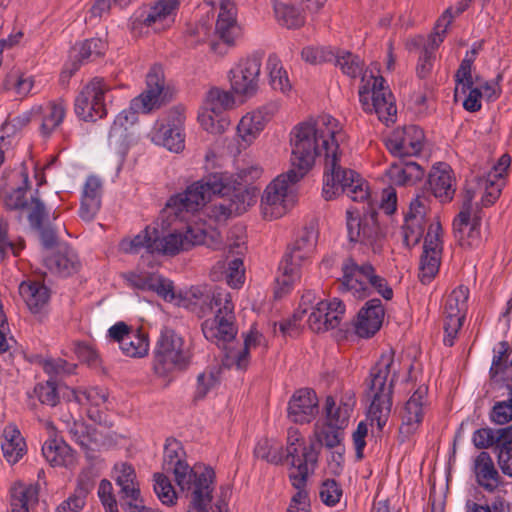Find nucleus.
<instances>
[{
    "label": "nucleus",
    "instance_id": "f257e3e1",
    "mask_svg": "<svg viewBox=\"0 0 512 512\" xmlns=\"http://www.w3.org/2000/svg\"><path fill=\"white\" fill-rule=\"evenodd\" d=\"M291 165L304 176L318 157H324L325 170L322 194L332 200L345 193L351 200L362 202L368 196V186L358 173L340 165V143L345 133L337 119L320 115L301 122L290 132Z\"/></svg>",
    "mask_w": 512,
    "mask_h": 512
},
{
    "label": "nucleus",
    "instance_id": "f03ea898",
    "mask_svg": "<svg viewBox=\"0 0 512 512\" xmlns=\"http://www.w3.org/2000/svg\"><path fill=\"white\" fill-rule=\"evenodd\" d=\"M262 169L258 165H247L239 170L237 176L228 172L210 174L199 181L192 183L182 193L169 199V207L175 209L177 216L185 219L183 212H197L209 201L212 195H223L229 205L240 215L256 203L253 189L247 183L258 179Z\"/></svg>",
    "mask_w": 512,
    "mask_h": 512
},
{
    "label": "nucleus",
    "instance_id": "7ed1b4c3",
    "mask_svg": "<svg viewBox=\"0 0 512 512\" xmlns=\"http://www.w3.org/2000/svg\"><path fill=\"white\" fill-rule=\"evenodd\" d=\"M399 366L394 352L388 350L381 354L376 364L370 369L367 385L371 403L367 416L372 423L376 422L379 430L386 425L391 413L394 382Z\"/></svg>",
    "mask_w": 512,
    "mask_h": 512
},
{
    "label": "nucleus",
    "instance_id": "20e7f679",
    "mask_svg": "<svg viewBox=\"0 0 512 512\" xmlns=\"http://www.w3.org/2000/svg\"><path fill=\"white\" fill-rule=\"evenodd\" d=\"M202 316L213 313L212 318L202 323L204 337L218 346L232 341L237 335L232 295L221 288L211 294L201 295L198 300Z\"/></svg>",
    "mask_w": 512,
    "mask_h": 512
},
{
    "label": "nucleus",
    "instance_id": "39448f33",
    "mask_svg": "<svg viewBox=\"0 0 512 512\" xmlns=\"http://www.w3.org/2000/svg\"><path fill=\"white\" fill-rule=\"evenodd\" d=\"M146 84L145 91L132 99L129 108L122 110L116 116L109 133L111 143L114 138L126 139V132L137 121L139 113H149L161 106L164 89V75L161 67L154 66L150 69L146 76Z\"/></svg>",
    "mask_w": 512,
    "mask_h": 512
},
{
    "label": "nucleus",
    "instance_id": "423d86ee",
    "mask_svg": "<svg viewBox=\"0 0 512 512\" xmlns=\"http://www.w3.org/2000/svg\"><path fill=\"white\" fill-rule=\"evenodd\" d=\"M342 277L339 279V290L356 299H365L377 293L385 300L393 298V290L387 280L378 275L369 262L358 263L355 259L346 258L341 266Z\"/></svg>",
    "mask_w": 512,
    "mask_h": 512
},
{
    "label": "nucleus",
    "instance_id": "0eeeda50",
    "mask_svg": "<svg viewBox=\"0 0 512 512\" xmlns=\"http://www.w3.org/2000/svg\"><path fill=\"white\" fill-rule=\"evenodd\" d=\"M317 243V233L314 228H304L284 255L279 264V274L276 277L275 296L282 297L290 291L300 278L301 267L310 259Z\"/></svg>",
    "mask_w": 512,
    "mask_h": 512
},
{
    "label": "nucleus",
    "instance_id": "6e6552de",
    "mask_svg": "<svg viewBox=\"0 0 512 512\" xmlns=\"http://www.w3.org/2000/svg\"><path fill=\"white\" fill-rule=\"evenodd\" d=\"M192 357L190 343L180 334L170 328L161 330L153 357V369L158 376L164 377L174 371L186 369Z\"/></svg>",
    "mask_w": 512,
    "mask_h": 512
},
{
    "label": "nucleus",
    "instance_id": "1a4fd4ad",
    "mask_svg": "<svg viewBox=\"0 0 512 512\" xmlns=\"http://www.w3.org/2000/svg\"><path fill=\"white\" fill-rule=\"evenodd\" d=\"M359 88V101L366 113H374L387 126L394 123L397 115L395 98L382 76L364 74Z\"/></svg>",
    "mask_w": 512,
    "mask_h": 512
},
{
    "label": "nucleus",
    "instance_id": "9d476101",
    "mask_svg": "<svg viewBox=\"0 0 512 512\" xmlns=\"http://www.w3.org/2000/svg\"><path fill=\"white\" fill-rule=\"evenodd\" d=\"M346 226L349 241L358 244L359 249L365 253H381L384 234L380 229L375 211L361 215L354 209H348L346 211Z\"/></svg>",
    "mask_w": 512,
    "mask_h": 512
},
{
    "label": "nucleus",
    "instance_id": "9b49d317",
    "mask_svg": "<svg viewBox=\"0 0 512 512\" xmlns=\"http://www.w3.org/2000/svg\"><path fill=\"white\" fill-rule=\"evenodd\" d=\"M17 176L21 183L3 193V205L10 211H26L31 227L41 229L47 217L45 205L39 198L38 190L30 194V197L27 196L31 189L27 172L22 171Z\"/></svg>",
    "mask_w": 512,
    "mask_h": 512
},
{
    "label": "nucleus",
    "instance_id": "f8f14e48",
    "mask_svg": "<svg viewBox=\"0 0 512 512\" xmlns=\"http://www.w3.org/2000/svg\"><path fill=\"white\" fill-rule=\"evenodd\" d=\"M302 178L301 173L290 169L266 187L261 200L262 213L266 219H277L286 214L294 202L293 185Z\"/></svg>",
    "mask_w": 512,
    "mask_h": 512
},
{
    "label": "nucleus",
    "instance_id": "ddd939ff",
    "mask_svg": "<svg viewBox=\"0 0 512 512\" xmlns=\"http://www.w3.org/2000/svg\"><path fill=\"white\" fill-rule=\"evenodd\" d=\"M110 84L101 77L89 81L78 93L74 101L75 114L83 121H97L107 115L106 94Z\"/></svg>",
    "mask_w": 512,
    "mask_h": 512
},
{
    "label": "nucleus",
    "instance_id": "4468645a",
    "mask_svg": "<svg viewBox=\"0 0 512 512\" xmlns=\"http://www.w3.org/2000/svg\"><path fill=\"white\" fill-rule=\"evenodd\" d=\"M184 451L179 441L167 439L163 453V469L172 472L179 488H187L191 483L198 481L202 475L215 476L210 467L195 466L193 468L183 459Z\"/></svg>",
    "mask_w": 512,
    "mask_h": 512
},
{
    "label": "nucleus",
    "instance_id": "2eb2a0df",
    "mask_svg": "<svg viewBox=\"0 0 512 512\" xmlns=\"http://www.w3.org/2000/svg\"><path fill=\"white\" fill-rule=\"evenodd\" d=\"M474 192L467 189L462 207L453 221V230L462 247L475 248L481 243L482 211L478 204H473Z\"/></svg>",
    "mask_w": 512,
    "mask_h": 512
},
{
    "label": "nucleus",
    "instance_id": "dca6fc26",
    "mask_svg": "<svg viewBox=\"0 0 512 512\" xmlns=\"http://www.w3.org/2000/svg\"><path fill=\"white\" fill-rule=\"evenodd\" d=\"M185 110L183 107L172 108L166 119L155 122L149 133L153 143L167 148L171 152L179 153L185 147L184 122Z\"/></svg>",
    "mask_w": 512,
    "mask_h": 512
},
{
    "label": "nucleus",
    "instance_id": "f3484780",
    "mask_svg": "<svg viewBox=\"0 0 512 512\" xmlns=\"http://www.w3.org/2000/svg\"><path fill=\"white\" fill-rule=\"evenodd\" d=\"M167 212L169 215H174L175 219H179L186 223L185 232L175 231L163 238L154 237L155 239V252L162 253L165 255H175L181 250H187L193 245L202 244L205 240V231L201 228L194 227L189 223L190 217L194 216V213L183 212L185 219L177 216L175 209L169 207V201L166 205Z\"/></svg>",
    "mask_w": 512,
    "mask_h": 512
},
{
    "label": "nucleus",
    "instance_id": "a211bd4d",
    "mask_svg": "<svg viewBox=\"0 0 512 512\" xmlns=\"http://www.w3.org/2000/svg\"><path fill=\"white\" fill-rule=\"evenodd\" d=\"M263 52L254 51L242 57L230 69L229 79L231 88L239 95L251 96L259 88V78L262 66Z\"/></svg>",
    "mask_w": 512,
    "mask_h": 512
},
{
    "label": "nucleus",
    "instance_id": "6ab92c4d",
    "mask_svg": "<svg viewBox=\"0 0 512 512\" xmlns=\"http://www.w3.org/2000/svg\"><path fill=\"white\" fill-rule=\"evenodd\" d=\"M427 393L428 387L420 385L402 407L399 427L401 442L409 440L419 430L428 405Z\"/></svg>",
    "mask_w": 512,
    "mask_h": 512
},
{
    "label": "nucleus",
    "instance_id": "aec40b11",
    "mask_svg": "<svg viewBox=\"0 0 512 512\" xmlns=\"http://www.w3.org/2000/svg\"><path fill=\"white\" fill-rule=\"evenodd\" d=\"M469 290L461 285L448 296L445 304L444 339L446 346H453L458 331L463 325Z\"/></svg>",
    "mask_w": 512,
    "mask_h": 512
},
{
    "label": "nucleus",
    "instance_id": "412c9836",
    "mask_svg": "<svg viewBox=\"0 0 512 512\" xmlns=\"http://www.w3.org/2000/svg\"><path fill=\"white\" fill-rule=\"evenodd\" d=\"M476 53L475 49L467 51L455 73L456 93L459 89L463 94L467 93L463 107L469 112H477L482 107V91L478 87H473L472 66Z\"/></svg>",
    "mask_w": 512,
    "mask_h": 512
},
{
    "label": "nucleus",
    "instance_id": "4be33fe9",
    "mask_svg": "<svg viewBox=\"0 0 512 512\" xmlns=\"http://www.w3.org/2000/svg\"><path fill=\"white\" fill-rule=\"evenodd\" d=\"M243 335V346L231 349L226 353V364L240 371H245L248 368L251 351H257L259 355H263L268 348V340L257 325L253 324Z\"/></svg>",
    "mask_w": 512,
    "mask_h": 512
},
{
    "label": "nucleus",
    "instance_id": "5701e85b",
    "mask_svg": "<svg viewBox=\"0 0 512 512\" xmlns=\"http://www.w3.org/2000/svg\"><path fill=\"white\" fill-rule=\"evenodd\" d=\"M344 314L345 305L341 300H321L312 308L307 323L313 332L321 333L336 328Z\"/></svg>",
    "mask_w": 512,
    "mask_h": 512
},
{
    "label": "nucleus",
    "instance_id": "b1692460",
    "mask_svg": "<svg viewBox=\"0 0 512 512\" xmlns=\"http://www.w3.org/2000/svg\"><path fill=\"white\" fill-rule=\"evenodd\" d=\"M423 130L415 125L405 126L396 130L386 140V147L389 152L398 158L418 155L423 147Z\"/></svg>",
    "mask_w": 512,
    "mask_h": 512
},
{
    "label": "nucleus",
    "instance_id": "393cba45",
    "mask_svg": "<svg viewBox=\"0 0 512 512\" xmlns=\"http://www.w3.org/2000/svg\"><path fill=\"white\" fill-rule=\"evenodd\" d=\"M286 463L289 469L316 467L319 452L314 443L307 444L297 429L288 430Z\"/></svg>",
    "mask_w": 512,
    "mask_h": 512
},
{
    "label": "nucleus",
    "instance_id": "a878e982",
    "mask_svg": "<svg viewBox=\"0 0 512 512\" xmlns=\"http://www.w3.org/2000/svg\"><path fill=\"white\" fill-rule=\"evenodd\" d=\"M67 109L68 104L61 98L32 106V113L35 114V121L39 123L41 136L48 138L60 127Z\"/></svg>",
    "mask_w": 512,
    "mask_h": 512
},
{
    "label": "nucleus",
    "instance_id": "bb28decb",
    "mask_svg": "<svg viewBox=\"0 0 512 512\" xmlns=\"http://www.w3.org/2000/svg\"><path fill=\"white\" fill-rule=\"evenodd\" d=\"M428 186L440 202H450L456 192L455 178L451 167L446 163L434 165L428 175Z\"/></svg>",
    "mask_w": 512,
    "mask_h": 512
},
{
    "label": "nucleus",
    "instance_id": "cd10ccee",
    "mask_svg": "<svg viewBox=\"0 0 512 512\" xmlns=\"http://www.w3.org/2000/svg\"><path fill=\"white\" fill-rule=\"evenodd\" d=\"M237 10L233 3L222 2L215 25V33L228 47H234L242 37V28L238 24Z\"/></svg>",
    "mask_w": 512,
    "mask_h": 512
},
{
    "label": "nucleus",
    "instance_id": "c85d7f7f",
    "mask_svg": "<svg viewBox=\"0 0 512 512\" xmlns=\"http://www.w3.org/2000/svg\"><path fill=\"white\" fill-rule=\"evenodd\" d=\"M44 265L53 274L70 276L80 269L81 263L75 250L66 244H60L44 258Z\"/></svg>",
    "mask_w": 512,
    "mask_h": 512
},
{
    "label": "nucleus",
    "instance_id": "c756f323",
    "mask_svg": "<svg viewBox=\"0 0 512 512\" xmlns=\"http://www.w3.org/2000/svg\"><path fill=\"white\" fill-rule=\"evenodd\" d=\"M384 318V308L381 300H368L359 310L355 321V331L360 337H371L381 327Z\"/></svg>",
    "mask_w": 512,
    "mask_h": 512
},
{
    "label": "nucleus",
    "instance_id": "7c9ffc66",
    "mask_svg": "<svg viewBox=\"0 0 512 512\" xmlns=\"http://www.w3.org/2000/svg\"><path fill=\"white\" fill-rule=\"evenodd\" d=\"M214 478L209 476L191 483L187 488H180L181 492L189 499L187 512H210L209 505L213 499Z\"/></svg>",
    "mask_w": 512,
    "mask_h": 512
},
{
    "label": "nucleus",
    "instance_id": "2f4dec72",
    "mask_svg": "<svg viewBox=\"0 0 512 512\" xmlns=\"http://www.w3.org/2000/svg\"><path fill=\"white\" fill-rule=\"evenodd\" d=\"M127 280L140 290L156 292L165 301L172 302L176 299L173 282L157 273H131Z\"/></svg>",
    "mask_w": 512,
    "mask_h": 512
},
{
    "label": "nucleus",
    "instance_id": "473e14b6",
    "mask_svg": "<svg viewBox=\"0 0 512 512\" xmlns=\"http://www.w3.org/2000/svg\"><path fill=\"white\" fill-rule=\"evenodd\" d=\"M103 182L95 175H89L83 186L79 216L82 220L92 221L101 207Z\"/></svg>",
    "mask_w": 512,
    "mask_h": 512
},
{
    "label": "nucleus",
    "instance_id": "72a5a7b5",
    "mask_svg": "<svg viewBox=\"0 0 512 512\" xmlns=\"http://www.w3.org/2000/svg\"><path fill=\"white\" fill-rule=\"evenodd\" d=\"M317 409L315 393L310 389L296 391L288 404V417L295 423H308Z\"/></svg>",
    "mask_w": 512,
    "mask_h": 512
},
{
    "label": "nucleus",
    "instance_id": "f704fd0d",
    "mask_svg": "<svg viewBox=\"0 0 512 512\" xmlns=\"http://www.w3.org/2000/svg\"><path fill=\"white\" fill-rule=\"evenodd\" d=\"M386 176L393 185L411 186L422 180L424 169L414 161L399 158L390 164Z\"/></svg>",
    "mask_w": 512,
    "mask_h": 512
},
{
    "label": "nucleus",
    "instance_id": "c9c22d12",
    "mask_svg": "<svg viewBox=\"0 0 512 512\" xmlns=\"http://www.w3.org/2000/svg\"><path fill=\"white\" fill-rule=\"evenodd\" d=\"M114 479L119 487L120 499L128 506L136 503L140 497V489L134 468L127 463H117L114 466Z\"/></svg>",
    "mask_w": 512,
    "mask_h": 512
},
{
    "label": "nucleus",
    "instance_id": "e433bc0d",
    "mask_svg": "<svg viewBox=\"0 0 512 512\" xmlns=\"http://www.w3.org/2000/svg\"><path fill=\"white\" fill-rule=\"evenodd\" d=\"M316 467H302L289 469V479L292 486L297 490L291 499L287 512H309V496L306 490L307 480L310 474L314 473Z\"/></svg>",
    "mask_w": 512,
    "mask_h": 512
},
{
    "label": "nucleus",
    "instance_id": "4c0bfd02",
    "mask_svg": "<svg viewBox=\"0 0 512 512\" xmlns=\"http://www.w3.org/2000/svg\"><path fill=\"white\" fill-rule=\"evenodd\" d=\"M473 471L477 484L493 493L501 484V477L488 452H480L474 459Z\"/></svg>",
    "mask_w": 512,
    "mask_h": 512
},
{
    "label": "nucleus",
    "instance_id": "58836bf2",
    "mask_svg": "<svg viewBox=\"0 0 512 512\" xmlns=\"http://www.w3.org/2000/svg\"><path fill=\"white\" fill-rule=\"evenodd\" d=\"M270 118L271 115L266 107L246 113L237 126L239 137L246 144H251L264 130Z\"/></svg>",
    "mask_w": 512,
    "mask_h": 512
},
{
    "label": "nucleus",
    "instance_id": "ea45409f",
    "mask_svg": "<svg viewBox=\"0 0 512 512\" xmlns=\"http://www.w3.org/2000/svg\"><path fill=\"white\" fill-rule=\"evenodd\" d=\"M107 393L104 389L99 387H92L89 389H70L69 395L67 399L74 400L80 405L90 406L88 409V416L94 421H100L101 415L99 410H95L94 408H99L103 406L107 401Z\"/></svg>",
    "mask_w": 512,
    "mask_h": 512
},
{
    "label": "nucleus",
    "instance_id": "a19ab883",
    "mask_svg": "<svg viewBox=\"0 0 512 512\" xmlns=\"http://www.w3.org/2000/svg\"><path fill=\"white\" fill-rule=\"evenodd\" d=\"M354 406L355 398L353 395H347L345 398H342L338 405L332 397H327L325 403V422L344 430L348 426Z\"/></svg>",
    "mask_w": 512,
    "mask_h": 512
},
{
    "label": "nucleus",
    "instance_id": "79ce46f5",
    "mask_svg": "<svg viewBox=\"0 0 512 512\" xmlns=\"http://www.w3.org/2000/svg\"><path fill=\"white\" fill-rule=\"evenodd\" d=\"M42 455L53 467H68L74 462V455L70 446L56 437H49L44 442Z\"/></svg>",
    "mask_w": 512,
    "mask_h": 512
},
{
    "label": "nucleus",
    "instance_id": "37998d69",
    "mask_svg": "<svg viewBox=\"0 0 512 512\" xmlns=\"http://www.w3.org/2000/svg\"><path fill=\"white\" fill-rule=\"evenodd\" d=\"M19 294L33 314L40 313L49 300L48 288L37 281H23L19 285Z\"/></svg>",
    "mask_w": 512,
    "mask_h": 512
},
{
    "label": "nucleus",
    "instance_id": "c03bdc74",
    "mask_svg": "<svg viewBox=\"0 0 512 512\" xmlns=\"http://www.w3.org/2000/svg\"><path fill=\"white\" fill-rule=\"evenodd\" d=\"M38 488L33 484L15 483L10 488L11 512H29L38 502Z\"/></svg>",
    "mask_w": 512,
    "mask_h": 512
},
{
    "label": "nucleus",
    "instance_id": "a18cd8bd",
    "mask_svg": "<svg viewBox=\"0 0 512 512\" xmlns=\"http://www.w3.org/2000/svg\"><path fill=\"white\" fill-rule=\"evenodd\" d=\"M178 6V0H160L155 6L150 8L147 16L144 18V23L155 30H162L174 21Z\"/></svg>",
    "mask_w": 512,
    "mask_h": 512
},
{
    "label": "nucleus",
    "instance_id": "49530a36",
    "mask_svg": "<svg viewBox=\"0 0 512 512\" xmlns=\"http://www.w3.org/2000/svg\"><path fill=\"white\" fill-rule=\"evenodd\" d=\"M265 70L268 74L269 85L273 90L283 94H288L291 91L292 85L288 72L276 54L273 53L268 56Z\"/></svg>",
    "mask_w": 512,
    "mask_h": 512
},
{
    "label": "nucleus",
    "instance_id": "de8ad7c7",
    "mask_svg": "<svg viewBox=\"0 0 512 512\" xmlns=\"http://www.w3.org/2000/svg\"><path fill=\"white\" fill-rule=\"evenodd\" d=\"M244 241H237L229 245V254L236 255L235 258L229 261L226 271L227 283L232 288H240L244 283V267L243 260L240 257L245 251Z\"/></svg>",
    "mask_w": 512,
    "mask_h": 512
},
{
    "label": "nucleus",
    "instance_id": "09e8293b",
    "mask_svg": "<svg viewBox=\"0 0 512 512\" xmlns=\"http://www.w3.org/2000/svg\"><path fill=\"white\" fill-rule=\"evenodd\" d=\"M505 438H512V424L499 429L489 427L477 429L473 433L472 442L479 449H486L494 445L498 448Z\"/></svg>",
    "mask_w": 512,
    "mask_h": 512
},
{
    "label": "nucleus",
    "instance_id": "8fccbe9b",
    "mask_svg": "<svg viewBox=\"0 0 512 512\" xmlns=\"http://www.w3.org/2000/svg\"><path fill=\"white\" fill-rule=\"evenodd\" d=\"M4 441L1 444L3 456L10 464L17 463L26 452V443L16 428H8L4 432Z\"/></svg>",
    "mask_w": 512,
    "mask_h": 512
},
{
    "label": "nucleus",
    "instance_id": "3c124183",
    "mask_svg": "<svg viewBox=\"0 0 512 512\" xmlns=\"http://www.w3.org/2000/svg\"><path fill=\"white\" fill-rule=\"evenodd\" d=\"M155 239L149 228H145L132 238H124L119 243V249L126 254L155 253Z\"/></svg>",
    "mask_w": 512,
    "mask_h": 512
},
{
    "label": "nucleus",
    "instance_id": "603ef678",
    "mask_svg": "<svg viewBox=\"0 0 512 512\" xmlns=\"http://www.w3.org/2000/svg\"><path fill=\"white\" fill-rule=\"evenodd\" d=\"M125 356L142 358L148 354L149 339L146 333L140 329H133L124 341L119 345Z\"/></svg>",
    "mask_w": 512,
    "mask_h": 512
},
{
    "label": "nucleus",
    "instance_id": "864d4df0",
    "mask_svg": "<svg viewBox=\"0 0 512 512\" xmlns=\"http://www.w3.org/2000/svg\"><path fill=\"white\" fill-rule=\"evenodd\" d=\"M272 1L275 17L281 26L288 29H296L304 25L305 17L298 7L278 0Z\"/></svg>",
    "mask_w": 512,
    "mask_h": 512
},
{
    "label": "nucleus",
    "instance_id": "5fc2aeb1",
    "mask_svg": "<svg viewBox=\"0 0 512 512\" xmlns=\"http://www.w3.org/2000/svg\"><path fill=\"white\" fill-rule=\"evenodd\" d=\"M233 95L219 88H211L206 96L205 106L212 111L216 117H219L227 109L234 105Z\"/></svg>",
    "mask_w": 512,
    "mask_h": 512
},
{
    "label": "nucleus",
    "instance_id": "6e6d98bb",
    "mask_svg": "<svg viewBox=\"0 0 512 512\" xmlns=\"http://www.w3.org/2000/svg\"><path fill=\"white\" fill-rule=\"evenodd\" d=\"M497 175L498 173L487 174L486 177L479 180V186L485 190L481 198V204L484 207L494 204L501 194L505 180L501 178L496 179Z\"/></svg>",
    "mask_w": 512,
    "mask_h": 512
},
{
    "label": "nucleus",
    "instance_id": "4d7b16f0",
    "mask_svg": "<svg viewBox=\"0 0 512 512\" xmlns=\"http://www.w3.org/2000/svg\"><path fill=\"white\" fill-rule=\"evenodd\" d=\"M64 386L57 384L56 380L48 379L36 385L34 392L38 400L47 406L55 407L60 402V391ZM65 389L69 390L65 386Z\"/></svg>",
    "mask_w": 512,
    "mask_h": 512
},
{
    "label": "nucleus",
    "instance_id": "13d9d810",
    "mask_svg": "<svg viewBox=\"0 0 512 512\" xmlns=\"http://www.w3.org/2000/svg\"><path fill=\"white\" fill-rule=\"evenodd\" d=\"M336 66H338L343 74L350 78H356L360 75L367 74V71L363 73V61L356 55L350 52H342L339 55H334Z\"/></svg>",
    "mask_w": 512,
    "mask_h": 512
},
{
    "label": "nucleus",
    "instance_id": "bf43d9fd",
    "mask_svg": "<svg viewBox=\"0 0 512 512\" xmlns=\"http://www.w3.org/2000/svg\"><path fill=\"white\" fill-rule=\"evenodd\" d=\"M316 436L319 443L329 449L343 445V429L329 425L327 422H324L321 426H317Z\"/></svg>",
    "mask_w": 512,
    "mask_h": 512
},
{
    "label": "nucleus",
    "instance_id": "052dcab7",
    "mask_svg": "<svg viewBox=\"0 0 512 512\" xmlns=\"http://www.w3.org/2000/svg\"><path fill=\"white\" fill-rule=\"evenodd\" d=\"M425 221L414 220L405 217V223L402 226V242L406 248H411L419 243L423 236Z\"/></svg>",
    "mask_w": 512,
    "mask_h": 512
},
{
    "label": "nucleus",
    "instance_id": "680f3d73",
    "mask_svg": "<svg viewBox=\"0 0 512 512\" xmlns=\"http://www.w3.org/2000/svg\"><path fill=\"white\" fill-rule=\"evenodd\" d=\"M452 22L451 9H446L442 16L437 20L434 32L429 36L424 49H429L435 54L436 49L443 42L446 31Z\"/></svg>",
    "mask_w": 512,
    "mask_h": 512
},
{
    "label": "nucleus",
    "instance_id": "e2e57ef3",
    "mask_svg": "<svg viewBox=\"0 0 512 512\" xmlns=\"http://www.w3.org/2000/svg\"><path fill=\"white\" fill-rule=\"evenodd\" d=\"M198 120L206 131L213 134L223 133L230 123L223 115L216 117L206 106H204L203 110L198 114Z\"/></svg>",
    "mask_w": 512,
    "mask_h": 512
},
{
    "label": "nucleus",
    "instance_id": "0e129e2a",
    "mask_svg": "<svg viewBox=\"0 0 512 512\" xmlns=\"http://www.w3.org/2000/svg\"><path fill=\"white\" fill-rule=\"evenodd\" d=\"M106 48V43L100 38H91L85 40L79 45L78 48L79 61H94L104 54Z\"/></svg>",
    "mask_w": 512,
    "mask_h": 512
},
{
    "label": "nucleus",
    "instance_id": "69168bd1",
    "mask_svg": "<svg viewBox=\"0 0 512 512\" xmlns=\"http://www.w3.org/2000/svg\"><path fill=\"white\" fill-rule=\"evenodd\" d=\"M43 371L49 375V379L64 377L74 373L76 365L61 358H48L42 361Z\"/></svg>",
    "mask_w": 512,
    "mask_h": 512
},
{
    "label": "nucleus",
    "instance_id": "338daca9",
    "mask_svg": "<svg viewBox=\"0 0 512 512\" xmlns=\"http://www.w3.org/2000/svg\"><path fill=\"white\" fill-rule=\"evenodd\" d=\"M441 256L422 253L419 265V280L423 284L430 283L439 271Z\"/></svg>",
    "mask_w": 512,
    "mask_h": 512
},
{
    "label": "nucleus",
    "instance_id": "774afa93",
    "mask_svg": "<svg viewBox=\"0 0 512 512\" xmlns=\"http://www.w3.org/2000/svg\"><path fill=\"white\" fill-rule=\"evenodd\" d=\"M342 496V486L335 479H326L320 485L319 497L326 506L334 507L340 502Z\"/></svg>",
    "mask_w": 512,
    "mask_h": 512
}]
</instances>
